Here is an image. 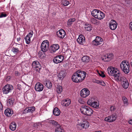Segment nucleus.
<instances>
[{"instance_id": "nucleus-1", "label": "nucleus", "mask_w": 132, "mask_h": 132, "mask_svg": "<svg viewBox=\"0 0 132 132\" xmlns=\"http://www.w3.org/2000/svg\"><path fill=\"white\" fill-rule=\"evenodd\" d=\"M86 75V73L85 71L78 70L73 74L71 79L74 82L76 83L80 82L84 79Z\"/></svg>"}, {"instance_id": "nucleus-2", "label": "nucleus", "mask_w": 132, "mask_h": 132, "mask_svg": "<svg viewBox=\"0 0 132 132\" xmlns=\"http://www.w3.org/2000/svg\"><path fill=\"white\" fill-rule=\"evenodd\" d=\"M120 67L122 71L126 74H128L130 71L129 62L126 60L123 61L121 63Z\"/></svg>"}, {"instance_id": "nucleus-3", "label": "nucleus", "mask_w": 132, "mask_h": 132, "mask_svg": "<svg viewBox=\"0 0 132 132\" xmlns=\"http://www.w3.org/2000/svg\"><path fill=\"white\" fill-rule=\"evenodd\" d=\"M81 113L85 115L90 116L93 113V110L89 107L83 105L80 109Z\"/></svg>"}, {"instance_id": "nucleus-4", "label": "nucleus", "mask_w": 132, "mask_h": 132, "mask_svg": "<svg viewBox=\"0 0 132 132\" xmlns=\"http://www.w3.org/2000/svg\"><path fill=\"white\" fill-rule=\"evenodd\" d=\"M13 86L10 84H7L3 87L2 90L3 94H6L11 92L13 89Z\"/></svg>"}, {"instance_id": "nucleus-5", "label": "nucleus", "mask_w": 132, "mask_h": 132, "mask_svg": "<svg viewBox=\"0 0 132 132\" xmlns=\"http://www.w3.org/2000/svg\"><path fill=\"white\" fill-rule=\"evenodd\" d=\"M49 45V43L47 40L44 41L42 43L41 46V51L43 52L47 51L48 49Z\"/></svg>"}, {"instance_id": "nucleus-6", "label": "nucleus", "mask_w": 132, "mask_h": 132, "mask_svg": "<svg viewBox=\"0 0 132 132\" xmlns=\"http://www.w3.org/2000/svg\"><path fill=\"white\" fill-rule=\"evenodd\" d=\"M115 72L113 76L114 79L117 81H120L122 80L123 78L125 77L122 76V74L119 71H117Z\"/></svg>"}, {"instance_id": "nucleus-7", "label": "nucleus", "mask_w": 132, "mask_h": 132, "mask_svg": "<svg viewBox=\"0 0 132 132\" xmlns=\"http://www.w3.org/2000/svg\"><path fill=\"white\" fill-rule=\"evenodd\" d=\"M103 39L99 37H97L92 42V44L93 45L97 46L103 43Z\"/></svg>"}, {"instance_id": "nucleus-8", "label": "nucleus", "mask_w": 132, "mask_h": 132, "mask_svg": "<svg viewBox=\"0 0 132 132\" xmlns=\"http://www.w3.org/2000/svg\"><path fill=\"white\" fill-rule=\"evenodd\" d=\"M89 94L90 91L87 88H84L80 92V95L84 98L87 96Z\"/></svg>"}, {"instance_id": "nucleus-9", "label": "nucleus", "mask_w": 132, "mask_h": 132, "mask_svg": "<svg viewBox=\"0 0 132 132\" xmlns=\"http://www.w3.org/2000/svg\"><path fill=\"white\" fill-rule=\"evenodd\" d=\"M109 27L112 30H115L117 27V23L115 21L112 20L109 23Z\"/></svg>"}, {"instance_id": "nucleus-10", "label": "nucleus", "mask_w": 132, "mask_h": 132, "mask_svg": "<svg viewBox=\"0 0 132 132\" xmlns=\"http://www.w3.org/2000/svg\"><path fill=\"white\" fill-rule=\"evenodd\" d=\"M117 116L115 115H112L106 117L104 119L105 121L109 122H112L114 121L117 118Z\"/></svg>"}, {"instance_id": "nucleus-11", "label": "nucleus", "mask_w": 132, "mask_h": 132, "mask_svg": "<svg viewBox=\"0 0 132 132\" xmlns=\"http://www.w3.org/2000/svg\"><path fill=\"white\" fill-rule=\"evenodd\" d=\"M44 88V86L43 85L39 82L37 83L35 86V90L38 92L42 91L43 90Z\"/></svg>"}, {"instance_id": "nucleus-12", "label": "nucleus", "mask_w": 132, "mask_h": 132, "mask_svg": "<svg viewBox=\"0 0 132 132\" xmlns=\"http://www.w3.org/2000/svg\"><path fill=\"white\" fill-rule=\"evenodd\" d=\"M121 81H122L121 84L123 87L125 89L127 88L128 87L129 83L125 78H123Z\"/></svg>"}, {"instance_id": "nucleus-13", "label": "nucleus", "mask_w": 132, "mask_h": 132, "mask_svg": "<svg viewBox=\"0 0 132 132\" xmlns=\"http://www.w3.org/2000/svg\"><path fill=\"white\" fill-rule=\"evenodd\" d=\"M77 42L80 44L83 45L85 42V38L82 35H80L77 39Z\"/></svg>"}, {"instance_id": "nucleus-14", "label": "nucleus", "mask_w": 132, "mask_h": 132, "mask_svg": "<svg viewBox=\"0 0 132 132\" xmlns=\"http://www.w3.org/2000/svg\"><path fill=\"white\" fill-rule=\"evenodd\" d=\"M32 67L35 68L36 71H39L41 69V65L38 61H34L32 63Z\"/></svg>"}, {"instance_id": "nucleus-15", "label": "nucleus", "mask_w": 132, "mask_h": 132, "mask_svg": "<svg viewBox=\"0 0 132 132\" xmlns=\"http://www.w3.org/2000/svg\"><path fill=\"white\" fill-rule=\"evenodd\" d=\"M57 44H53L51 46L50 50L51 53H54L56 51L58 50Z\"/></svg>"}, {"instance_id": "nucleus-16", "label": "nucleus", "mask_w": 132, "mask_h": 132, "mask_svg": "<svg viewBox=\"0 0 132 132\" xmlns=\"http://www.w3.org/2000/svg\"><path fill=\"white\" fill-rule=\"evenodd\" d=\"M35 108L34 107H30L26 108L24 110V113H28V112H32L35 110Z\"/></svg>"}, {"instance_id": "nucleus-17", "label": "nucleus", "mask_w": 132, "mask_h": 132, "mask_svg": "<svg viewBox=\"0 0 132 132\" xmlns=\"http://www.w3.org/2000/svg\"><path fill=\"white\" fill-rule=\"evenodd\" d=\"M117 70H115L113 68H108L107 69L108 73L109 75L113 76L114 73H115Z\"/></svg>"}, {"instance_id": "nucleus-18", "label": "nucleus", "mask_w": 132, "mask_h": 132, "mask_svg": "<svg viewBox=\"0 0 132 132\" xmlns=\"http://www.w3.org/2000/svg\"><path fill=\"white\" fill-rule=\"evenodd\" d=\"M13 113V111L12 110L9 108L6 109L5 111V114L7 116H11Z\"/></svg>"}, {"instance_id": "nucleus-19", "label": "nucleus", "mask_w": 132, "mask_h": 132, "mask_svg": "<svg viewBox=\"0 0 132 132\" xmlns=\"http://www.w3.org/2000/svg\"><path fill=\"white\" fill-rule=\"evenodd\" d=\"M59 35H58V37L61 38H63L65 35V32L63 29H60L58 30Z\"/></svg>"}, {"instance_id": "nucleus-20", "label": "nucleus", "mask_w": 132, "mask_h": 132, "mask_svg": "<svg viewBox=\"0 0 132 132\" xmlns=\"http://www.w3.org/2000/svg\"><path fill=\"white\" fill-rule=\"evenodd\" d=\"M16 123L14 122H12L10 124L9 126L10 129L12 131H14L16 128Z\"/></svg>"}, {"instance_id": "nucleus-21", "label": "nucleus", "mask_w": 132, "mask_h": 132, "mask_svg": "<svg viewBox=\"0 0 132 132\" xmlns=\"http://www.w3.org/2000/svg\"><path fill=\"white\" fill-rule=\"evenodd\" d=\"M100 11L97 10H94L91 12L92 15L95 18H96Z\"/></svg>"}, {"instance_id": "nucleus-22", "label": "nucleus", "mask_w": 132, "mask_h": 132, "mask_svg": "<svg viewBox=\"0 0 132 132\" xmlns=\"http://www.w3.org/2000/svg\"><path fill=\"white\" fill-rule=\"evenodd\" d=\"M105 16L104 14L101 11H100L96 19L99 20H101L103 19Z\"/></svg>"}, {"instance_id": "nucleus-23", "label": "nucleus", "mask_w": 132, "mask_h": 132, "mask_svg": "<svg viewBox=\"0 0 132 132\" xmlns=\"http://www.w3.org/2000/svg\"><path fill=\"white\" fill-rule=\"evenodd\" d=\"M45 86L48 88H50L52 87V84L51 81L48 80H47L45 81Z\"/></svg>"}, {"instance_id": "nucleus-24", "label": "nucleus", "mask_w": 132, "mask_h": 132, "mask_svg": "<svg viewBox=\"0 0 132 132\" xmlns=\"http://www.w3.org/2000/svg\"><path fill=\"white\" fill-rule=\"evenodd\" d=\"M66 74V73L63 70L61 71L59 73V76L58 75V77L60 79H63L65 76Z\"/></svg>"}, {"instance_id": "nucleus-25", "label": "nucleus", "mask_w": 132, "mask_h": 132, "mask_svg": "<svg viewBox=\"0 0 132 132\" xmlns=\"http://www.w3.org/2000/svg\"><path fill=\"white\" fill-rule=\"evenodd\" d=\"M81 60L82 62L87 63L90 61V59L89 57L88 56H84L83 57Z\"/></svg>"}, {"instance_id": "nucleus-26", "label": "nucleus", "mask_w": 132, "mask_h": 132, "mask_svg": "<svg viewBox=\"0 0 132 132\" xmlns=\"http://www.w3.org/2000/svg\"><path fill=\"white\" fill-rule=\"evenodd\" d=\"M122 100L124 104V106H126L128 105V101L127 98L125 96H123L122 97Z\"/></svg>"}, {"instance_id": "nucleus-27", "label": "nucleus", "mask_w": 132, "mask_h": 132, "mask_svg": "<svg viewBox=\"0 0 132 132\" xmlns=\"http://www.w3.org/2000/svg\"><path fill=\"white\" fill-rule=\"evenodd\" d=\"M84 28L86 30L89 31L92 30V26L90 24H86Z\"/></svg>"}, {"instance_id": "nucleus-28", "label": "nucleus", "mask_w": 132, "mask_h": 132, "mask_svg": "<svg viewBox=\"0 0 132 132\" xmlns=\"http://www.w3.org/2000/svg\"><path fill=\"white\" fill-rule=\"evenodd\" d=\"M83 128H88L89 126V122L87 121L84 122L82 123Z\"/></svg>"}, {"instance_id": "nucleus-29", "label": "nucleus", "mask_w": 132, "mask_h": 132, "mask_svg": "<svg viewBox=\"0 0 132 132\" xmlns=\"http://www.w3.org/2000/svg\"><path fill=\"white\" fill-rule=\"evenodd\" d=\"M108 56H106V57H107L106 59V61H110L112 59V57L113 56V54H107Z\"/></svg>"}, {"instance_id": "nucleus-30", "label": "nucleus", "mask_w": 132, "mask_h": 132, "mask_svg": "<svg viewBox=\"0 0 132 132\" xmlns=\"http://www.w3.org/2000/svg\"><path fill=\"white\" fill-rule=\"evenodd\" d=\"M65 105L64 106H67L69 105L71 101L70 99H67L65 100Z\"/></svg>"}, {"instance_id": "nucleus-31", "label": "nucleus", "mask_w": 132, "mask_h": 132, "mask_svg": "<svg viewBox=\"0 0 132 132\" xmlns=\"http://www.w3.org/2000/svg\"><path fill=\"white\" fill-rule=\"evenodd\" d=\"M94 99L93 98H92L88 100L87 102V104L90 105H91L92 104L94 101Z\"/></svg>"}, {"instance_id": "nucleus-32", "label": "nucleus", "mask_w": 132, "mask_h": 132, "mask_svg": "<svg viewBox=\"0 0 132 132\" xmlns=\"http://www.w3.org/2000/svg\"><path fill=\"white\" fill-rule=\"evenodd\" d=\"M24 39L26 41V43L27 44H29L30 42V38L28 36H26L24 38Z\"/></svg>"}, {"instance_id": "nucleus-33", "label": "nucleus", "mask_w": 132, "mask_h": 132, "mask_svg": "<svg viewBox=\"0 0 132 132\" xmlns=\"http://www.w3.org/2000/svg\"><path fill=\"white\" fill-rule=\"evenodd\" d=\"M61 4L63 5L67 6L69 4V2L68 1L66 0H62L61 1Z\"/></svg>"}, {"instance_id": "nucleus-34", "label": "nucleus", "mask_w": 132, "mask_h": 132, "mask_svg": "<svg viewBox=\"0 0 132 132\" xmlns=\"http://www.w3.org/2000/svg\"><path fill=\"white\" fill-rule=\"evenodd\" d=\"M75 18L70 19L68 20L67 24L68 26H71L72 23V22L75 21Z\"/></svg>"}, {"instance_id": "nucleus-35", "label": "nucleus", "mask_w": 132, "mask_h": 132, "mask_svg": "<svg viewBox=\"0 0 132 132\" xmlns=\"http://www.w3.org/2000/svg\"><path fill=\"white\" fill-rule=\"evenodd\" d=\"M91 106L94 108H96L99 106V105L97 102L94 101Z\"/></svg>"}, {"instance_id": "nucleus-36", "label": "nucleus", "mask_w": 132, "mask_h": 132, "mask_svg": "<svg viewBox=\"0 0 132 132\" xmlns=\"http://www.w3.org/2000/svg\"><path fill=\"white\" fill-rule=\"evenodd\" d=\"M58 108L55 107L53 111V114L54 115L58 116Z\"/></svg>"}, {"instance_id": "nucleus-37", "label": "nucleus", "mask_w": 132, "mask_h": 132, "mask_svg": "<svg viewBox=\"0 0 132 132\" xmlns=\"http://www.w3.org/2000/svg\"><path fill=\"white\" fill-rule=\"evenodd\" d=\"M90 21L92 23L94 24H97L98 23V21L94 18H92L91 19Z\"/></svg>"}, {"instance_id": "nucleus-38", "label": "nucleus", "mask_w": 132, "mask_h": 132, "mask_svg": "<svg viewBox=\"0 0 132 132\" xmlns=\"http://www.w3.org/2000/svg\"><path fill=\"white\" fill-rule=\"evenodd\" d=\"M48 123L52 124L53 125L56 126L57 123V122L52 120H50L48 121Z\"/></svg>"}, {"instance_id": "nucleus-39", "label": "nucleus", "mask_w": 132, "mask_h": 132, "mask_svg": "<svg viewBox=\"0 0 132 132\" xmlns=\"http://www.w3.org/2000/svg\"><path fill=\"white\" fill-rule=\"evenodd\" d=\"M12 51L14 53L16 54L19 52V50L18 48L13 47L12 49Z\"/></svg>"}, {"instance_id": "nucleus-40", "label": "nucleus", "mask_w": 132, "mask_h": 132, "mask_svg": "<svg viewBox=\"0 0 132 132\" xmlns=\"http://www.w3.org/2000/svg\"><path fill=\"white\" fill-rule=\"evenodd\" d=\"M59 60H58V63H60L62 62L64 59L63 56L61 55H58Z\"/></svg>"}, {"instance_id": "nucleus-41", "label": "nucleus", "mask_w": 132, "mask_h": 132, "mask_svg": "<svg viewBox=\"0 0 132 132\" xmlns=\"http://www.w3.org/2000/svg\"><path fill=\"white\" fill-rule=\"evenodd\" d=\"M7 103H9L10 105H12L14 103V99L11 98L9 99L7 101Z\"/></svg>"}, {"instance_id": "nucleus-42", "label": "nucleus", "mask_w": 132, "mask_h": 132, "mask_svg": "<svg viewBox=\"0 0 132 132\" xmlns=\"http://www.w3.org/2000/svg\"><path fill=\"white\" fill-rule=\"evenodd\" d=\"M82 123H78L77 124V126L78 128L79 129H83V125Z\"/></svg>"}, {"instance_id": "nucleus-43", "label": "nucleus", "mask_w": 132, "mask_h": 132, "mask_svg": "<svg viewBox=\"0 0 132 132\" xmlns=\"http://www.w3.org/2000/svg\"><path fill=\"white\" fill-rule=\"evenodd\" d=\"M62 90V88L61 86H58V93H60Z\"/></svg>"}, {"instance_id": "nucleus-44", "label": "nucleus", "mask_w": 132, "mask_h": 132, "mask_svg": "<svg viewBox=\"0 0 132 132\" xmlns=\"http://www.w3.org/2000/svg\"><path fill=\"white\" fill-rule=\"evenodd\" d=\"M7 16L6 14L4 13L3 12L1 13L0 15V18L5 17Z\"/></svg>"}, {"instance_id": "nucleus-45", "label": "nucleus", "mask_w": 132, "mask_h": 132, "mask_svg": "<svg viewBox=\"0 0 132 132\" xmlns=\"http://www.w3.org/2000/svg\"><path fill=\"white\" fill-rule=\"evenodd\" d=\"M106 56H108V55L107 54L103 56L101 58L102 60L104 61H106V59L107 58V57H106Z\"/></svg>"}, {"instance_id": "nucleus-46", "label": "nucleus", "mask_w": 132, "mask_h": 132, "mask_svg": "<svg viewBox=\"0 0 132 132\" xmlns=\"http://www.w3.org/2000/svg\"><path fill=\"white\" fill-rule=\"evenodd\" d=\"M57 56H56L54 57L53 60V62L54 63L56 64L58 63V60L57 59Z\"/></svg>"}, {"instance_id": "nucleus-47", "label": "nucleus", "mask_w": 132, "mask_h": 132, "mask_svg": "<svg viewBox=\"0 0 132 132\" xmlns=\"http://www.w3.org/2000/svg\"><path fill=\"white\" fill-rule=\"evenodd\" d=\"M98 74L100 76L102 77L103 78L105 77V76L104 74V73L102 72H101L100 73L99 72Z\"/></svg>"}, {"instance_id": "nucleus-48", "label": "nucleus", "mask_w": 132, "mask_h": 132, "mask_svg": "<svg viewBox=\"0 0 132 132\" xmlns=\"http://www.w3.org/2000/svg\"><path fill=\"white\" fill-rule=\"evenodd\" d=\"M59 125L58 124V126ZM58 132H64L63 130L61 127L60 126V127L58 126Z\"/></svg>"}, {"instance_id": "nucleus-49", "label": "nucleus", "mask_w": 132, "mask_h": 132, "mask_svg": "<svg viewBox=\"0 0 132 132\" xmlns=\"http://www.w3.org/2000/svg\"><path fill=\"white\" fill-rule=\"evenodd\" d=\"M33 34V32L32 31L31 32H29L27 36H28V37L31 38Z\"/></svg>"}, {"instance_id": "nucleus-50", "label": "nucleus", "mask_w": 132, "mask_h": 132, "mask_svg": "<svg viewBox=\"0 0 132 132\" xmlns=\"http://www.w3.org/2000/svg\"><path fill=\"white\" fill-rule=\"evenodd\" d=\"M18 89L19 90H20L22 89V86L21 85L19 84H18L17 85Z\"/></svg>"}, {"instance_id": "nucleus-51", "label": "nucleus", "mask_w": 132, "mask_h": 132, "mask_svg": "<svg viewBox=\"0 0 132 132\" xmlns=\"http://www.w3.org/2000/svg\"><path fill=\"white\" fill-rule=\"evenodd\" d=\"M116 109L115 107L113 106H111L110 108V110L111 111H114Z\"/></svg>"}, {"instance_id": "nucleus-52", "label": "nucleus", "mask_w": 132, "mask_h": 132, "mask_svg": "<svg viewBox=\"0 0 132 132\" xmlns=\"http://www.w3.org/2000/svg\"><path fill=\"white\" fill-rule=\"evenodd\" d=\"M100 85H101L103 86H105V83L104 82L102 81H101L100 82Z\"/></svg>"}, {"instance_id": "nucleus-53", "label": "nucleus", "mask_w": 132, "mask_h": 132, "mask_svg": "<svg viewBox=\"0 0 132 132\" xmlns=\"http://www.w3.org/2000/svg\"><path fill=\"white\" fill-rule=\"evenodd\" d=\"M20 44H18V43H16V44L17 45H19V46L20 48H19V49H20V50H22V45L21 44V43H20Z\"/></svg>"}, {"instance_id": "nucleus-54", "label": "nucleus", "mask_w": 132, "mask_h": 132, "mask_svg": "<svg viewBox=\"0 0 132 132\" xmlns=\"http://www.w3.org/2000/svg\"><path fill=\"white\" fill-rule=\"evenodd\" d=\"M15 75L16 76H19L20 75V73L18 71H16L15 72Z\"/></svg>"}, {"instance_id": "nucleus-55", "label": "nucleus", "mask_w": 132, "mask_h": 132, "mask_svg": "<svg viewBox=\"0 0 132 132\" xmlns=\"http://www.w3.org/2000/svg\"><path fill=\"white\" fill-rule=\"evenodd\" d=\"M3 110V106L2 103L0 102V111Z\"/></svg>"}, {"instance_id": "nucleus-56", "label": "nucleus", "mask_w": 132, "mask_h": 132, "mask_svg": "<svg viewBox=\"0 0 132 132\" xmlns=\"http://www.w3.org/2000/svg\"><path fill=\"white\" fill-rule=\"evenodd\" d=\"M65 100H63L61 102V104L63 106H64L65 105Z\"/></svg>"}, {"instance_id": "nucleus-57", "label": "nucleus", "mask_w": 132, "mask_h": 132, "mask_svg": "<svg viewBox=\"0 0 132 132\" xmlns=\"http://www.w3.org/2000/svg\"><path fill=\"white\" fill-rule=\"evenodd\" d=\"M130 28L132 31V22L129 24Z\"/></svg>"}, {"instance_id": "nucleus-58", "label": "nucleus", "mask_w": 132, "mask_h": 132, "mask_svg": "<svg viewBox=\"0 0 132 132\" xmlns=\"http://www.w3.org/2000/svg\"><path fill=\"white\" fill-rule=\"evenodd\" d=\"M128 122L130 124H132V120L130 119L128 120Z\"/></svg>"}, {"instance_id": "nucleus-59", "label": "nucleus", "mask_w": 132, "mask_h": 132, "mask_svg": "<svg viewBox=\"0 0 132 132\" xmlns=\"http://www.w3.org/2000/svg\"><path fill=\"white\" fill-rule=\"evenodd\" d=\"M21 38L20 37L17 38V42H19V41H20Z\"/></svg>"}, {"instance_id": "nucleus-60", "label": "nucleus", "mask_w": 132, "mask_h": 132, "mask_svg": "<svg viewBox=\"0 0 132 132\" xmlns=\"http://www.w3.org/2000/svg\"><path fill=\"white\" fill-rule=\"evenodd\" d=\"M101 81L100 80H96L95 82L97 84H100Z\"/></svg>"}, {"instance_id": "nucleus-61", "label": "nucleus", "mask_w": 132, "mask_h": 132, "mask_svg": "<svg viewBox=\"0 0 132 132\" xmlns=\"http://www.w3.org/2000/svg\"><path fill=\"white\" fill-rule=\"evenodd\" d=\"M58 116L59 115V114H60V110L58 109Z\"/></svg>"}, {"instance_id": "nucleus-62", "label": "nucleus", "mask_w": 132, "mask_h": 132, "mask_svg": "<svg viewBox=\"0 0 132 132\" xmlns=\"http://www.w3.org/2000/svg\"><path fill=\"white\" fill-rule=\"evenodd\" d=\"M57 131H58V130H57V129H56L55 130V132H57Z\"/></svg>"}, {"instance_id": "nucleus-63", "label": "nucleus", "mask_w": 132, "mask_h": 132, "mask_svg": "<svg viewBox=\"0 0 132 132\" xmlns=\"http://www.w3.org/2000/svg\"><path fill=\"white\" fill-rule=\"evenodd\" d=\"M130 64L131 66L132 67V62H130Z\"/></svg>"}, {"instance_id": "nucleus-64", "label": "nucleus", "mask_w": 132, "mask_h": 132, "mask_svg": "<svg viewBox=\"0 0 132 132\" xmlns=\"http://www.w3.org/2000/svg\"><path fill=\"white\" fill-rule=\"evenodd\" d=\"M80 101H81V100H79V102L80 103H81V102H80Z\"/></svg>"}]
</instances>
